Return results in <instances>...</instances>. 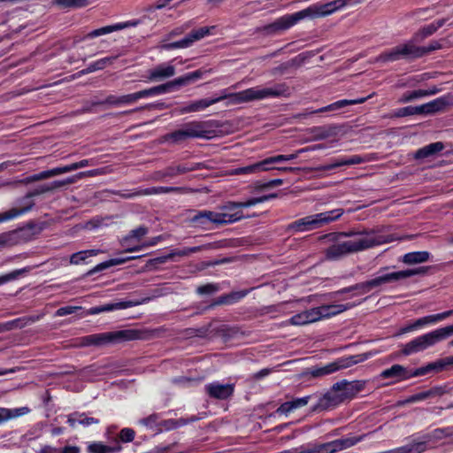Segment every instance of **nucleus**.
<instances>
[{
	"label": "nucleus",
	"mask_w": 453,
	"mask_h": 453,
	"mask_svg": "<svg viewBox=\"0 0 453 453\" xmlns=\"http://www.w3.org/2000/svg\"><path fill=\"white\" fill-rule=\"evenodd\" d=\"M288 91V88L286 84L278 83L272 87H254L242 91L229 94L226 93V90H224L218 97L211 99H200L193 102V104L195 106V111H199L225 99H229L230 104H238L252 101L264 100L270 97H280L285 96Z\"/></svg>",
	"instance_id": "nucleus-1"
},
{
	"label": "nucleus",
	"mask_w": 453,
	"mask_h": 453,
	"mask_svg": "<svg viewBox=\"0 0 453 453\" xmlns=\"http://www.w3.org/2000/svg\"><path fill=\"white\" fill-rule=\"evenodd\" d=\"M345 0H334L323 4H314L300 12L284 15L271 24L264 26L260 31L266 35H273L285 31L306 18L325 17L345 6Z\"/></svg>",
	"instance_id": "nucleus-2"
},
{
	"label": "nucleus",
	"mask_w": 453,
	"mask_h": 453,
	"mask_svg": "<svg viewBox=\"0 0 453 453\" xmlns=\"http://www.w3.org/2000/svg\"><path fill=\"white\" fill-rule=\"evenodd\" d=\"M399 239L393 235H372L367 233V236L356 240L332 242L333 244L325 250V257L327 260L335 261L349 254L357 253Z\"/></svg>",
	"instance_id": "nucleus-3"
},
{
	"label": "nucleus",
	"mask_w": 453,
	"mask_h": 453,
	"mask_svg": "<svg viewBox=\"0 0 453 453\" xmlns=\"http://www.w3.org/2000/svg\"><path fill=\"white\" fill-rule=\"evenodd\" d=\"M342 214V209H335L329 211L309 215L288 224L287 231L290 233H298L318 229L338 219Z\"/></svg>",
	"instance_id": "nucleus-4"
},
{
	"label": "nucleus",
	"mask_w": 453,
	"mask_h": 453,
	"mask_svg": "<svg viewBox=\"0 0 453 453\" xmlns=\"http://www.w3.org/2000/svg\"><path fill=\"white\" fill-rule=\"evenodd\" d=\"M137 338L138 332L134 330H120L86 335L79 339L78 344L81 347L103 346L111 342L131 341Z\"/></svg>",
	"instance_id": "nucleus-5"
},
{
	"label": "nucleus",
	"mask_w": 453,
	"mask_h": 453,
	"mask_svg": "<svg viewBox=\"0 0 453 453\" xmlns=\"http://www.w3.org/2000/svg\"><path fill=\"white\" fill-rule=\"evenodd\" d=\"M418 42L414 37L408 42L397 45L390 50L381 53L375 59L376 62L396 61L401 58H418L424 56V50L421 47L416 45Z\"/></svg>",
	"instance_id": "nucleus-6"
},
{
	"label": "nucleus",
	"mask_w": 453,
	"mask_h": 453,
	"mask_svg": "<svg viewBox=\"0 0 453 453\" xmlns=\"http://www.w3.org/2000/svg\"><path fill=\"white\" fill-rule=\"evenodd\" d=\"M447 339L444 331L438 328L432 332L422 334L404 344L402 349V353L404 356H410L414 353L424 351L425 349L434 346L437 342Z\"/></svg>",
	"instance_id": "nucleus-7"
},
{
	"label": "nucleus",
	"mask_w": 453,
	"mask_h": 453,
	"mask_svg": "<svg viewBox=\"0 0 453 453\" xmlns=\"http://www.w3.org/2000/svg\"><path fill=\"white\" fill-rule=\"evenodd\" d=\"M245 217L240 211L234 213H219L211 211H202L191 218V222L196 226L207 228L208 223L216 225L230 224L239 221Z\"/></svg>",
	"instance_id": "nucleus-8"
},
{
	"label": "nucleus",
	"mask_w": 453,
	"mask_h": 453,
	"mask_svg": "<svg viewBox=\"0 0 453 453\" xmlns=\"http://www.w3.org/2000/svg\"><path fill=\"white\" fill-rule=\"evenodd\" d=\"M367 356L365 354L363 355H356L349 356L346 357H341L337 360L329 363L322 367H313L310 371V374L314 377H322L325 375L331 374L341 369H345L352 366L353 365L358 364L366 360Z\"/></svg>",
	"instance_id": "nucleus-9"
},
{
	"label": "nucleus",
	"mask_w": 453,
	"mask_h": 453,
	"mask_svg": "<svg viewBox=\"0 0 453 453\" xmlns=\"http://www.w3.org/2000/svg\"><path fill=\"white\" fill-rule=\"evenodd\" d=\"M452 106V96L448 95L441 96L426 104L418 105L419 115H434L438 112H443Z\"/></svg>",
	"instance_id": "nucleus-10"
},
{
	"label": "nucleus",
	"mask_w": 453,
	"mask_h": 453,
	"mask_svg": "<svg viewBox=\"0 0 453 453\" xmlns=\"http://www.w3.org/2000/svg\"><path fill=\"white\" fill-rule=\"evenodd\" d=\"M339 386L334 384L333 387L321 397H319L316 405L313 406L312 411H326L334 409L339 404L344 403L338 389Z\"/></svg>",
	"instance_id": "nucleus-11"
},
{
	"label": "nucleus",
	"mask_w": 453,
	"mask_h": 453,
	"mask_svg": "<svg viewBox=\"0 0 453 453\" xmlns=\"http://www.w3.org/2000/svg\"><path fill=\"white\" fill-rule=\"evenodd\" d=\"M151 91L150 88L140 90L135 93L123 95V96H113L110 95L108 96L102 104H107L113 106H122V105H129L136 101H138L141 98L151 96Z\"/></svg>",
	"instance_id": "nucleus-12"
},
{
	"label": "nucleus",
	"mask_w": 453,
	"mask_h": 453,
	"mask_svg": "<svg viewBox=\"0 0 453 453\" xmlns=\"http://www.w3.org/2000/svg\"><path fill=\"white\" fill-rule=\"evenodd\" d=\"M190 189L184 187H152L149 188H139L135 189L134 192L124 193L121 195L122 197L129 199L135 196H151V195H158L163 193H188Z\"/></svg>",
	"instance_id": "nucleus-13"
},
{
	"label": "nucleus",
	"mask_w": 453,
	"mask_h": 453,
	"mask_svg": "<svg viewBox=\"0 0 453 453\" xmlns=\"http://www.w3.org/2000/svg\"><path fill=\"white\" fill-rule=\"evenodd\" d=\"M321 314L319 307L311 308L292 316L288 324L301 326L315 323L321 320Z\"/></svg>",
	"instance_id": "nucleus-14"
},
{
	"label": "nucleus",
	"mask_w": 453,
	"mask_h": 453,
	"mask_svg": "<svg viewBox=\"0 0 453 453\" xmlns=\"http://www.w3.org/2000/svg\"><path fill=\"white\" fill-rule=\"evenodd\" d=\"M335 385H338L339 393L343 402L354 398L359 392H361L365 386V382L363 380L347 381L342 380Z\"/></svg>",
	"instance_id": "nucleus-15"
},
{
	"label": "nucleus",
	"mask_w": 453,
	"mask_h": 453,
	"mask_svg": "<svg viewBox=\"0 0 453 453\" xmlns=\"http://www.w3.org/2000/svg\"><path fill=\"white\" fill-rule=\"evenodd\" d=\"M183 127L188 139L211 137V125L208 121H191L184 124Z\"/></svg>",
	"instance_id": "nucleus-16"
},
{
	"label": "nucleus",
	"mask_w": 453,
	"mask_h": 453,
	"mask_svg": "<svg viewBox=\"0 0 453 453\" xmlns=\"http://www.w3.org/2000/svg\"><path fill=\"white\" fill-rule=\"evenodd\" d=\"M206 394L215 399L226 400L230 397L234 390V384H220L219 382H212L207 384L204 388Z\"/></svg>",
	"instance_id": "nucleus-17"
},
{
	"label": "nucleus",
	"mask_w": 453,
	"mask_h": 453,
	"mask_svg": "<svg viewBox=\"0 0 453 453\" xmlns=\"http://www.w3.org/2000/svg\"><path fill=\"white\" fill-rule=\"evenodd\" d=\"M365 436V434H363L357 437L337 439L329 442H326L324 443L326 453H334L350 448L363 441Z\"/></svg>",
	"instance_id": "nucleus-18"
},
{
	"label": "nucleus",
	"mask_w": 453,
	"mask_h": 453,
	"mask_svg": "<svg viewBox=\"0 0 453 453\" xmlns=\"http://www.w3.org/2000/svg\"><path fill=\"white\" fill-rule=\"evenodd\" d=\"M412 377H416L414 375V371L410 372L406 367L401 365H394L390 368L386 369L380 373V378H393L395 380V381L408 380Z\"/></svg>",
	"instance_id": "nucleus-19"
},
{
	"label": "nucleus",
	"mask_w": 453,
	"mask_h": 453,
	"mask_svg": "<svg viewBox=\"0 0 453 453\" xmlns=\"http://www.w3.org/2000/svg\"><path fill=\"white\" fill-rule=\"evenodd\" d=\"M20 208H12L7 211L0 213V223L13 219L22 214L29 211L35 205V203L31 200H24V197L19 201Z\"/></svg>",
	"instance_id": "nucleus-20"
},
{
	"label": "nucleus",
	"mask_w": 453,
	"mask_h": 453,
	"mask_svg": "<svg viewBox=\"0 0 453 453\" xmlns=\"http://www.w3.org/2000/svg\"><path fill=\"white\" fill-rule=\"evenodd\" d=\"M175 74V67L168 64H161L149 71L148 79L152 81H162Z\"/></svg>",
	"instance_id": "nucleus-21"
},
{
	"label": "nucleus",
	"mask_w": 453,
	"mask_h": 453,
	"mask_svg": "<svg viewBox=\"0 0 453 453\" xmlns=\"http://www.w3.org/2000/svg\"><path fill=\"white\" fill-rule=\"evenodd\" d=\"M373 95H374V93H372L365 97H359V98L351 99V100H348V99L340 100V101L334 102L331 104H328L325 107L319 108V109L312 111L311 113H320V112L336 111V110H339V109L348 106V105L360 104L365 103L367 99L372 97Z\"/></svg>",
	"instance_id": "nucleus-22"
},
{
	"label": "nucleus",
	"mask_w": 453,
	"mask_h": 453,
	"mask_svg": "<svg viewBox=\"0 0 453 453\" xmlns=\"http://www.w3.org/2000/svg\"><path fill=\"white\" fill-rule=\"evenodd\" d=\"M310 399L311 396L307 395L301 398H296L292 401L285 402L282 404H280V407H278V409L276 410V413L280 415H288L290 412L294 411L295 410L307 405Z\"/></svg>",
	"instance_id": "nucleus-23"
},
{
	"label": "nucleus",
	"mask_w": 453,
	"mask_h": 453,
	"mask_svg": "<svg viewBox=\"0 0 453 453\" xmlns=\"http://www.w3.org/2000/svg\"><path fill=\"white\" fill-rule=\"evenodd\" d=\"M364 162V159L358 156L354 155L349 157L340 158L334 160L332 164L325 165L317 168L319 171H329L337 167L345 166V165H358Z\"/></svg>",
	"instance_id": "nucleus-24"
},
{
	"label": "nucleus",
	"mask_w": 453,
	"mask_h": 453,
	"mask_svg": "<svg viewBox=\"0 0 453 453\" xmlns=\"http://www.w3.org/2000/svg\"><path fill=\"white\" fill-rule=\"evenodd\" d=\"M354 304L347 303V304H327L319 306L320 312L322 313L321 319H328L333 316L338 315L350 308H352Z\"/></svg>",
	"instance_id": "nucleus-25"
},
{
	"label": "nucleus",
	"mask_w": 453,
	"mask_h": 453,
	"mask_svg": "<svg viewBox=\"0 0 453 453\" xmlns=\"http://www.w3.org/2000/svg\"><path fill=\"white\" fill-rule=\"evenodd\" d=\"M323 148H324V146L322 144H316V145H314V146H312L311 148L300 149L299 150H297L294 154H290V155H278V156L267 157V158L264 159V163H265V165H270V164H274V163H280V162H282V161L292 160V159L296 158L298 157V155L303 153V152H305V151H308V150H319V149H323Z\"/></svg>",
	"instance_id": "nucleus-26"
},
{
	"label": "nucleus",
	"mask_w": 453,
	"mask_h": 453,
	"mask_svg": "<svg viewBox=\"0 0 453 453\" xmlns=\"http://www.w3.org/2000/svg\"><path fill=\"white\" fill-rule=\"evenodd\" d=\"M201 165L202 164L200 163L169 165L166 167V175H168L169 178H173L180 174L199 170Z\"/></svg>",
	"instance_id": "nucleus-27"
},
{
	"label": "nucleus",
	"mask_w": 453,
	"mask_h": 453,
	"mask_svg": "<svg viewBox=\"0 0 453 453\" xmlns=\"http://www.w3.org/2000/svg\"><path fill=\"white\" fill-rule=\"evenodd\" d=\"M444 393H445V390L443 388L434 387L429 390L423 391V392L415 394L413 395H411L404 401V403H415V402H419V401H423V400H426L430 397L441 396Z\"/></svg>",
	"instance_id": "nucleus-28"
},
{
	"label": "nucleus",
	"mask_w": 453,
	"mask_h": 453,
	"mask_svg": "<svg viewBox=\"0 0 453 453\" xmlns=\"http://www.w3.org/2000/svg\"><path fill=\"white\" fill-rule=\"evenodd\" d=\"M138 304V303H134L132 301H124V302H118L114 303H108L101 306L93 307L90 310L91 314H98L104 311H111L114 310H122L133 307L134 305Z\"/></svg>",
	"instance_id": "nucleus-29"
},
{
	"label": "nucleus",
	"mask_w": 453,
	"mask_h": 453,
	"mask_svg": "<svg viewBox=\"0 0 453 453\" xmlns=\"http://www.w3.org/2000/svg\"><path fill=\"white\" fill-rule=\"evenodd\" d=\"M443 148L444 145L441 142L430 143L418 150L414 154V157L416 159H424L426 157H430L437 154L438 152L441 151Z\"/></svg>",
	"instance_id": "nucleus-30"
},
{
	"label": "nucleus",
	"mask_w": 453,
	"mask_h": 453,
	"mask_svg": "<svg viewBox=\"0 0 453 453\" xmlns=\"http://www.w3.org/2000/svg\"><path fill=\"white\" fill-rule=\"evenodd\" d=\"M67 423L71 427L74 428L77 424L88 426L90 425L98 424L99 420L95 418L87 417L84 413L74 412L68 416Z\"/></svg>",
	"instance_id": "nucleus-31"
},
{
	"label": "nucleus",
	"mask_w": 453,
	"mask_h": 453,
	"mask_svg": "<svg viewBox=\"0 0 453 453\" xmlns=\"http://www.w3.org/2000/svg\"><path fill=\"white\" fill-rule=\"evenodd\" d=\"M438 92H439V89L436 88L435 87H434L433 88L427 89V90L426 89H418V90H414V91L406 92L399 99V103H401V104L409 103V102L414 101L418 98L435 95Z\"/></svg>",
	"instance_id": "nucleus-32"
},
{
	"label": "nucleus",
	"mask_w": 453,
	"mask_h": 453,
	"mask_svg": "<svg viewBox=\"0 0 453 453\" xmlns=\"http://www.w3.org/2000/svg\"><path fill=\"white\" fill-rule=\"evenodd\" d=\"M29 411L30 409L26 406L14 409L0 408V425L10 419L24 416Z\"/></svg>",
	"instance_id": "nucleus-33"
},
{
	"label": "nucleus",
	"mask_w": 453,
	"mask_h": 453,
	"mask_svg": "<svg viewBox=\"0 0 453 453\" xmlns=\"http://www.w3.org/2000/svg\"><path fill=\"white\" fill-rule=\"evenodd\" d=\"M444 19H439L434 23H431L424 27H422L418 32L414 35V41L422 42L425 38L432 35L435 33L441 27L444 25Z\"/></svg>",
	"instance_id": "nucleus-34"
},
{
	"label": "nucleus",
	"mask_w": 453,
	"mask_h": 453,
	"mask_svg": "<svg viewBox=\"0 0 453 453\" xmlns=\"http://www.w3.org/2000/svg\"><path fill=\"white\" fill-rule=\"evenodd\" d=\"M367 233H371L372 235H377L373 230L367 231L364 230L362 232H338V233H329L319 237L320 241L328 240L329 242H336L339 241L342 237H352L356 235H363V237L367 236Z\"/></svg>",
	"instance_id": "nucleus-35"
},
{
	"label": "nucleus",
	"mask_w": 453,
	"mask_h": 453,
	"mask_svg": "<svg viewBox=\"0 0 453 453\" xmlns=\"http://www.w3.org/2000/svg\"><path fill=\"white\" fill-rule=\"evenodd\" d=\"M395 281H399L397 272L382 274L368 280L371 290Z\"/></svg>",
	"instance_id": "nucleus-36"
},
{
	"label": "nucleus",
	"mask_w": 453,
	"mask_h": 453,
	"mask_svg": "<svg viewBox=\"0 0 453 453\" xmlns=\"http://www.w3.org/2000/svg\"><path fill=\"white\" fill-rule=\"evenodd\" d=\"M430 253L428 251H414L403 255L402 261L406 265H415L425 263L429 260Z\"/></svg>",
	"instance_id": "nucleus-37"
},
{
	"label": "nucleus",
	"mask_w": 453,
	"mask_h": 453,
	"mask_svg": "<svg viewBox=\"0 0 453 453\" xmlns=\"http://www.w3.org/2000/svg\"><path fill=\"white\" fill-rule=\"evenodd\" d=\"M137 257H118V258H112L108 261L103 262L96 266H95L93 269H91L88 274L93 275L94 273L103 271L104 269H107L111 266L122 265L127 261H130L132 259H135Z\"/></svg>",
	"instance_id": "nucleus-38"
},
{
	"label": "nucleus",
	"mask_w": 453,
	"mask_h": 453,
	"mask_svg": "<svg viewBox=\"0 0 453 453\" xmlns=\"http://www.w3.org/2000/svg\"><path fill=\"white\" fill-rule=\"evenodd\" d=\"M117 58V57H107L101 59H98L90 65L86 69H83L81 71V73L82 74H88L98 70H103L106 66L111 65L114 60Z\"/></svg>",
	"instance_id": "nucleus-39"
},
{
	"label": "nucleus",
	"mask_w": 453,
	"mask_h": 453,
	"mask_svg": "<svg viewBox=\"0 0 453 453\" xmlns=\"http://www.w3.org/2000/svg\"><path fill=\"white\" fill-rule=\"evenodd\" d=\"M265 165L264 160L255 163L253 165H250L243 167H238L232 171V174L240 175V174H253L261 171H268L271 168H263Z\"/></svg>",
	"instance_id": "nucleus-40"
},
{
	"label": "nucleus",
	"mask_w": 453,
	"mask_h": 453,
	"mask_svg": "<svg viewBox=\"0 0 453 453\" xmlns=\"http://www.w3.org/2000/svg\"><path fill=\"white\" fill-rule=\"evenodd\" d=\"M186 86L184 80L181 77H179L177 79H174L173 81H171L165 84H161L153 88H150L151 95H158L163 94L170 90L173 87H181Z\"/></svg>",
	"instance_id": "nucleus-41"
},
{
	"label": "nucleus",
	"mask_w": 453,
	"mask_h": 453,
	"mask_svg": "<svg viewBox=\"0 0 453 453\" xmlns=\"http://www.w3.org/2000/svg\"><path fill=\"white\" fill-rule=\"evenodd\" d=\"M446 366L444 359L438 360L434 363H430L426 366L419 367L414 370V375L415 376H422L425 375L432 371L440 372L444 369Z\"/></svg>",
	"instance_id": "nucleus-42"
},
{
	"label": "nucleus",
	"mask_w": 453,
	"mask_h": 453,
	"mask_svg": "<svg viewBox=\"0 0 453 453\" xmlns=\"http://www.w3.org/2000/svg\"><path fill=\"white\" fill-rule=\"evenodd\" d=\"M121 446L118 445L116 447H110L104 445L101 442H93L88 445V453H112L118 452L121 450Z\"/></svg>",
	"instance_id": "nucleus-43"
},
{
	"label": "nucleus",
	"mask_w": 453,
	"mask_h": 453,
	"mask_svg": "<svg viewBox=\"0 0 453 453\" xmlns=\"http://www.w3.org/2000/svg\"><path fill=\"white\" fill-rule=\"evenodd\" d=\"M127 27L126 24H116V25H113V26H106V27H101V28H98V29H95L93 31H91L90 33H88L86 37L87 38H94V37H97V36H101V35H106V34H110L111 32H114V31H117V30H120V29H123Z\"/></svg>",
	"instance_id": "nucleus-44"
},
{
	"label": "nucleus",
	"mask_w": 453,
	"mask_h": 453,
	"mask_svg": "<svg viewBox=\"0 0 453 453\" xmlns=\"http://www.w3.org/2000/svg\"><path fill=\"white\" fill-rule=\"evenodd\" d=\"M38 453H81V449L77 446H65L64 448H54L51 446L42 447Z\"/></svg>",
	"instance_id": "nucleus-45"
},
{
	"label": "nucleus",
	"mask_w": 453,
	"mask_h": 453,
	"mask_svg": "<svg viewBox=\"0 0 453 453\" xmlns=\"http://www.w3.org/2000/svg\"><path fill=\"white\" fill-rule=\"evenodd\" d=\"M99 253L97 250H81L76 253H73L70 257V263L73 265H78L81 262L85 261L88 257L96 256Z\"/></svg>",
	"instance_id": "nucleus-46"
},
{
	"label": "nucleus",
	"mask_w": 453,
	"mask_h": 453,
	"mask_svg": "<svg viewBox=\"0 0 453 453\" xmlns=\"http://www.w3.org/2000/svg\"><path fill=\"white\" fill-rule=\"evenodd\" d=\"M187 139H188V137L183 127L164 136L165 142H171L173 143H180Z\"/></svg>",
	"instance_id": "nucleus-47"
},
{
	"label": "nucleus",
	"mask_w": 453,
	"mask_h": 453,
	"mask_svg": "<svg viewBox=\"0 0 453 453\" xmlns=\"http://www.w3.org/2000/svg\"><path fill=\"white\" fill-rule=\"evenodd\" d=\"M452 314H453V311L449 310V311H446L441 313L428 315V316L422 317V318H423L425 326L430 325V324L434 325L440 321H442L443 319H447L448 317L451 316Z\"/></svg>",
	"instance_id": "nucleus-48"
},
{
	"label": "nucleus",
	"mask_w": 453,
	"mask_h": 453,
	"mask_svg": "<svg viewBox=\"0 0 453 453\" xmlns=\"http://www.w3.org/2000/svg\"><path fill=\"white\" fill-rule=\"evenodd\" d=\"M39 318L36 317V318H20V319H14L12 321H10L8 322L6 325H5V328L7 330H12L13 328H22L31 323H34L35 321H36Z\"/></svg>",
	"instance_id": "nucleus-49"
},
{
	"label": "nucleus",
	"mask_w": 453,
	"mask_h": 453,
	"mask_svg": "<svg viewBox=\"0 0 453 453\" xmlns=\"http://www.w3.org/2000/svg\"><path fill=\"white\" fill-rule=\"evenodd\" d=\"M449 435V433H447L446 429H443V428H437V429H434V431H432L431 433L429 434H426V435L423 436V441H421L420 442H425V447L426 448V442L427 441H439V440H441L442 438L446 437Z\"/></svg>",
	"instance_id": "nucleus-50"
},
{
	"label": "nucleus",
	"mask_w": 453,
	"mask_h": 453,
	"mask_svg": "<svg viewBox=\"0 0 453 453\" xmlns=\"http://www.w3.org/2000/svg\"><path fill=\"white\" fill-rule=\"evenodd\" d=\"M428 269H429V267H427V266H421L418 268L399 271V272H397L399 280L409 278V277H412L415 275H424L427 273Z\"/></svg>",
	"instance_id": "nucleus-51"
},
{
	"label": "nucleus",
	"mask_w": 453,
	"mask_h": 453,
	"mask_svg": "<svg viewBox=\"0 0 453 453\" xmlns=\"http://www.w3.org/2000/svg\"><path fill=\"white\" fill-rule=\"evenodd\" d=\"M411 115H419L418 105V106H406L400 109H397L391 117L394 118H403L406 116Z\"/></svg>",
	"instance_id": "nucleus-52"
},
{
	"label": "nucleus",
	"mask_w": 453,
	"mask_h": 453,
	"mask_svg": "<svg viewBox=\"0 0 453 453\" xmlns=\"http://www.w3.org/2000/svg\"><path fill=\"white\" fill-rule=\"evenodd\" d=\"M148 234V228L146 226H139L136 229L132 230L128 235L123 239V243H127L133 239L137 241L141 240L143 236Z\"/></svg>",
	"instance_id": "nucleus-53"
},
{
	"label": "nucleus",
	"mask_w": 453,
	"mask_h": 453,
	"mask_svg": "<svg viewBox=\"0 0 453 453\" xmlns=\"http://www.w3.org/2000/svg\"><path fill=\"white\" fill-rule=\"evenodd\" d=\"M275 197H277V194H270V195L263 196L260 197L250 198L245 202H241V206H242V208L254 206L257 203L266 202V201H268L272 198H275Z\"/></svg>",
	"instance_id": "nucleus-54"
},
{
	"label": "nucleus",
	"mask_w": 453,
	"mask_h": 453,
	"mask_svg": "<svg viewBox=\"0 0 453 453\" xmlns=\"http://www.w3.org/2000/svg\"><path fill=\"white\" fill-rule=\"evenodd\" d=\"M210 32V28L203 27H200L197 30H193L190 34L187 35L190 44H192L194 42L198 41L202 38H203L205 35H207Z\"/></svg>",
	"instance_id": "nucleus-55"
},
{
	"label": "nucleus",
	"mask_w": 453,
	"mask_h": 453,
	"mask_svg": "<svg viewBox=\"0 0 453 453\" xmlns=\"http://www.w3.org/2000/svg\"><path fill=\"white\" fill-rule=\"evenodd\" d=\"M188 424V420L185 418H179V419H167L162 422V426L165 430H173L176 429L180 426H183Z\"/></svg>",
	"instance_id": "nucleus-56"
},
{
	"label": "nucleus",
	"mask_w": 453,
	"mask_h": 453,
	"mask_svg": "<svg viewBox=\"0 0 453 453\" xmlns=\"http://www.w3.org/2000/svg\"><path fill=\"white\" fill-rule=\"evenodd\" d=\"M283 183V180L275 179L267 182L257 181L254 185V188L257 191H263L268 188H272L275 186H280Z\"/></svg>",
	"instance_id": "nucleus-57"
},
{
	"label": "nucleus",
	"mask_w": 453,
	"mask_h": 453,
	"mask_svg": "<svg viewBox=\"0 0 453 453\" xmlns=\"http://www.w3.org/2000/svg\"><path fill=\"white\" fill-rule=\"evenodd\" d=\"M75 181H76V177L72 176V177H69V178H67L65 180H54L51 183H49L48 186H49L50 192H52L54 190L59 189V188H63L65 186L73 184Z\"/></svg>",
	"instance_id": "nucleus-58"
},
{
	"label": "nucleus",
	"mask_w": 453,
	"mask_h": 453,
	"mask_svg": "<svg viewBox=\"0 0 453 453\" xmlns=\"http://www.w3.org/2000/svg\"><path fill=\"white\" fill-rule=\"evenodd\" d=\"M27 272V269H18L15 271H12L7 274L0 276V285H3L4 283H7L9 281L16 280L19 275H21L23 273Z\"/></svg>",
	"instance_id": "nucleus-59"
},
{
	"label": "nucleus",
	"mask_w": 453,
	"mask_h": 453,
	"mask_svg": "<svg viewBox=\"0 0 453 453\" xmlns=\"http://www.w3.org/2000/svg\"><path fill=\"white\" fill-rule=\"evenodd\" d=\"M107 173L108 172H107L106 167L105 168H98V169L81 172L78 174L74 175V177H76V180H77L78 179H81L84 177H94V176H97V175H103Z\"/></svg>",
	"instance_id": "nucleus-60"
},
{
	"label": "nucleus",
	"mask_w": 453,
	"mask_h": 453,
	"mask_svg": "<svg viewBox=\"0 0 453 453\" xmlns=\"http://www.w3.org/2000/svg\"><path fill=\"white\" fill-rule=\"evenodd\" d=\"M48 192H50L48 184H43L28 192L24 196V200L32 199L35 196H38Z\"/></svg>",
	"instance_id": "nucleus-61"
},
{
	"label": "nucleus",
	"mask_w": 453,
	"mask_h": 453,
	"mask_svg": "<svg viewBox=\"0 0 453 453\" xmlns=\"http://www.w3.org/2000/svg\"><path fill=\"white\" fill-rule=\"evenodd\" d=\"M203 73H204L203 71L196 70L195 72L186 73L185 75L182 76V78L184 80L185 84L188 85V84L195 82L196 81L201 79Z\"/></svg>",
	"instance_id": "nucleus-62"
},
{
	"label": "nucleus",
	"mask_w": 453,
	"mask_h": 453,
	"mask_svg": "<svg viewBox=\"0 0 453 453\" xmlns=\"http://www.w3.org/2000/svg\"><path fill=\"white\" fill-rule=\"evenodd\" d=\"M135 433L131 428H123L119 433V439L123 442H130L134 439Z\"/></svg>",
	"instance_id": "nucleus-63"
},
{
	"label": "nucleus",
	"mask_w": 453,
	"mask_h": 453,
	"mask_svg": "<svg viewBox=\"0 0 453 453\" xmlns=\"http://www.w3.org/2000/svg\"><path fill=\"white\" fill-rule=\"evenodd\" d=\"M14 244L13 234L12 233H2L0 234V248L12 246Z\"/></svg>",
	"instance_id": "nucleus-64"
}]
</instances>
